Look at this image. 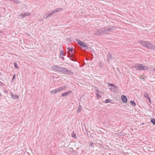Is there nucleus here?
<instances>
[{
  "label": "nucleus",
  "instance_id": "41",
  "mask_svg": "<svg viewBox=\"0 0 155 155\" xmlns=\"http://www.w3.org/2000/svg\"><path fill=\"white\" fill-rule=\"evenodd\" d=\"M72 54H71V57H72Z\"/></svg>",
  "mask_w": 155,
  "mask_h": 155
},
{
  "label": "nucleus",
  "instance_id": "3",
  "mask_svg": "<svg viewBox=\"0 0 155 155\" xmlns=\"http://www.w3.org/2000/svg\"><path fill=\"white\" fill-rule=\"evenodd\" d=\"M113 30L112 28H103L100 29V31L101 32L102 34H108L111 32Z\"/></svg>",
  "mask_w": 155,
  "mask_h": 155
},
{
  "label": "nucleus",
  "instance_id": "8",
  "mask_svg": "<svg viewBox=\"0 0 155 155\" xmlns=\"http://www.w3.org/2000/svg\"><path fill=\"white\" fill-rule=\"evenodd\" d=\"M11 95L12 98L13 99H18L19 97L17 95H14L12 93H11Z\"/></svg>",
  "mask_w": 155,
  "mask_h": 155
},
{
  "label": "nucleus",
  "instance_id": "7",
  "mask_svg": "<svg viewBox=\"0 0 155 155\" xmlns=\"http://www.w3.org/2000/svg\"><path fill=\"white\" fill-rule=\"evenodd\" d=\"M121 99L124 103H126L127 101V98L124 95H123L121 96Z\"/></svg>",
  "mask_w": 155,
  "mask_h": 155
},
{
  "label": "nucleus",
  "instance_id": "40",
  "mask_svg": "<svg viewBox=\"0 0 155 155\" xmlns=\"http://www.w3.org/2000/svg\"><path fill=\"white\" fill-rule=\"evenodd\" d=\"M1 94L0 93V96H1Z\"/></svg>",
  "mask_w": 155,
  "mask_h": 155
},
{
  "label": "nucleus",
  "instance_id": "21",
  "mask_svg": "<svg viewBox=\"0 0 155 155\" xmlns=\"http://www.w3.org/2000/svg\"><path fill=\"white\" fill-rule=\"evenodd\" d=\"M50 92L52 94H56V91H55V89L51 91Z\"/></svg>",
  "mask_w": 155,
  "mask_h": 155
},
{
  "label": "nucleus",
  "instance_id": "39",
  "mask_svg": "<svg viewBox=\"0 0 155 155\" xmlns=\"http://www.w3.org/2000/svg\"><path fill=\"white\" fill-rule=\"evenodd\" d=\"M110 90H111V91H112V89L111 88H110Z\"/></svg>",
  "mask_w": 155,
  "mask_h": 155
},
{
  "label": "nucleus",
  "instance_id": "5",
  "mask_svg": "<svg viewBox=\"0 0 155 155\" xmlns=\"http://www.w3.org/2000/svg\"><path fill=\"white\" fill-rule=\"evenodd\" d=\"M63 74L72 75L73 74V72L71 70H68L66 68H64Z\"/></svg>",
  "mask_w": 155,
  "mask_h": 155
},
{
  "label": "nucleus",
  "instance_id": "25",
  "mask_svg": "<svg viewBox=\"0 0 155 155\" xmlns=\"http://www.w3.org/2000/svg\"><path fill=\"white\" fill-rule=\"evenodd\" d=\"M67 49L69 50V51H71V52H72L73 51V49H71L69 47H68L67 48Z\"/></svg>",
  "mask_w": 155,
  "mask_h": 155
},
{
  "label": "nucleus",
  "instance_id": "1",
  "mask_svg": "<svg viewBox=\"0 0 155 155\" xmlns=\"http://www.w3.org/2000/svg\"><path fill=\"white\" fill-rule=\"evenodd\" d=\"M139 43L143 46H145L150 49H155V45H152L148 41H140Z\"/></svg>",
  "mask_w": 155,
  "mask_h": 155
},
{
  "label": "nucleus",
  "instance_id": "17",
  "mask_svg": "<svg viewBox=\"0 0 155 155\" xmlns=\"http://www.w3.org/2000/svg\"><path fill=\"white\" fill-rule=\"evenodd\" d=\"M71 136L72 137L74 138H77V137L76 136L74 132H73L71 134Z\"/></svg>",
  "mask_w": 155,
  "mask_h": 155
},
{
  "label": "nucleus",
  "instance_id": "38",
  "mask_svg": "<svg viewBox=\"0 0 155 155\" xmlns=\"http://www.w3.org/2000/svg\"><path fill=\"white\" fill-rule=\"evenodd\" d=\"M99 65H101V63H100Z\"/></svg>",
  "mask_w": 155,
  "mask_h": 155
},
{
  "label": "nucleus",
  "instance_id": "18",
  "mask_svg": "<svg viewBox=\"0 0 155 155\" xmlns=\"http://www.w3.org/2000/svg\"><path fill=\"white\" fill-rule=\"evenodd\" d=\"M81 107L80 105H79V107L77 109V112L78 113H79L80 112V111H81Z\"/></svg>",
  "mask_w": 155,
  "mask_h": 155
},
{
  "label": "nucleus",
  "instance_id": "29",
  "mask_svg": "<svg viewBox=\"0 0 155 155\" xmlns=\"http://www.w3.org/2000/svg\"><path fill=\"white\" fill-rule=\"evenodd\" d=\"M108 85L109 86H114L113 84H111V83L108 84Z\"/></svg>",
  "mask_w": 155,
  "mask_h": 155
},
{
  "label": "nucleus",
  "instance_id": "36",
  "mask_svg": "<svg viewBox=\"0 0 155 155\" xmlns=\"http://www.w3.org/2000/svg\"><path fill=\"white\" fill-rule=\"evenodd\" d=\"M153 70L155 72V68L153 69Z\"/></svg>",
  "mask_w": 155,
  "mask_h": 155
},
{
  "label": "nucleus",
  "instance_id": "16",
  "mask_svg": "<svg viewBox=\"0 0 155 155\" xmlns=\"http://www.w3.org/2000/svg\"><path fill=\"white\" fill-rule=\"evenodd\" d=\"M63 51H61L60 54V57L61 58H62L63 59H64V58L63 57Z\"/></svg>",
  "mask_w": 155,
  "mask_h": 155
},
{
  "label": "nucleus",
  "instance_id": "10",
  "mask_svg": "<svg viewBox=\"0 0 155 155\" xmlns=\"http://www.w3.org/2000/svg\"><path fill=\"white\" fill-rule=\"evenodd\" d=\"M62 8H58L56 9L55 10L51 12L53 14H54L55 13L59 12L60 10H62Z\"/></svg>",
  "mask_w": 155,
  "mask_h": 155
},
{
  "label": "nucleus",
  "instance_id": "9",
  "mask_svg": "<svg viewBox=\"0 0 155 155\" xmlns=\"http://www.w3.org/2000/svg\"><path fill=\"white\" fill-rule=\"evenodd\" d=\"M72 92L71 91H68L65 92L63 93L62 94V96L63 97L66 96H67L69 93H71Z\"/></svg>",
  "mask_w": 155,
  "mask_h": 155
},
{
  "label": "nucleus",
  "instance_id": "35",
  "mask_svg": "<svg viewBox=\"0 0 155 155\" xmlns=\"http://www.w3.org/2000/svg\"><path fill=\"white\" fill-rule=\"evenodd\" d=\"M47 15V16L45 18H47L48 17H49V16L48 15Z\"/></svg>",
  "mask_w": 155,
  "mask_h": 155
},
{
  "label": "nucleus",
  "instance_id": "15",
  "mask_svg": "<svg viewBox=\"0 0 155 155\" xmlns=\"http://www.w3.org/2000/svg\"><path fill=\"white\" fill-rule=\"evenodd\" d=\"M76 41L77 42V43L80 46H81V45H82V44L83 43V42L81 41H80L79 40H76Z\"/></svg>",
  "mask_w": 155,
  "mask_h": 155
},
{
  "label": "nucleus",
  "instance_id": "2",
  "mask_svg": "<svg viewBox=\"0 0 155 155\" xmlns=\"http://www.w3.org/2000/svg\"><path fill=\"white\" fill-rule=\"evenodd\" d=\"M134 67L136 70H147L148 69V67L139 64L135 65Z\"/></svg>",
  "mask_w": 155,
  "mask_h": 155
},
{
  "label": "nucleus",
  "instance_id": "11",
  "mask_svg": "<svg viewBox=\"0 0 155 155\" xmlns=\"http://www.w3.org/2000/svg\"><path fill=\"white\" fill-rule=\"evenodd\" d=\"M94 34L96 35H99L101 34L102 33H101V31H100L99 29L95 31L94 33Z\"/></svg>",
  "mask_w": 155,
  "mask_h": 155
},
{
  "label": "nucleus",
  "instance_id": "24",
  "mask_svg": "<svg viewBox=\"0 0 155 155\" xmlns=\"http://www.w3.org/2000/svg\"><path fill=\"white\" fill-rule=\"evenodd\" d=\"M14 64L15 67L16 68H18V66L17 63L14 62Z\"/></svg>",
  "mask_w": 155,
  "mask_h": 155
},
{
  "label": "nucleus",
  "instance_id": "23",
  "mask_svg": "<svg viewBox=\"0 0 155 155\" xmlns=\"http://www.w3.org/2000/svg\"><path fill=\"white\" fill-rule=\"evenodd\" d=\"M151 121L153 124H155V119H152L151 120Z\"/></svg>",
  "mask_w": 155,
  "mask_h": 155
},
{
  "label": "nucleus",
  "instance_id": "26",
  "mask_svg": "<svg viewBox=\"0 0 155 155\" xmlns=\"http://www.w3.org/2000/svg\"><path fill=\"white\" fill-rule=\"evenodd\" d=\"M110 102V100L109 99H106L105 101V103H109Z\"/></svg>",
  "mask_w": 155,
  "mask_h": 155
},
{
  "label": "nucleus",
  "instance_id": "19",
  "mask_svg": "<svg viewBox=\"0 0 155 155\" xmlns=\"http://www.w3.org/2000/svg\"><path fill=\"white\" fill-rule=\"evenodd\" d=\"M130 103L132 105H133L134 106H135L136 105V103L133 101H131Z\"/></svg>",
  "mask_w": 155,
  "mask_h": 155
},
{
  "label": "nucleus",
  "instance_id": "22",
  "mask_svg": "<svg viewBox=\"0 0 155 155\" xmlns=\"http://www.w3.org/2000/svg\"><path fill=\"white\" fill-rule=\"evenodd\" d=\"M112 55L111 54H110L109 55V60H111L112 59Z\"/></svg>",
  "mask_w": 155,
  "mask_h": 155
},
{
  "label": "nucleus",
  "instance_id": "20",
  "mask_svg": "<svg viewBox=\"0 0 155 155\" xmlns=\"http://www.w3.org/2000/svg\"><path fill=\"white\" fill-rule=\"evenodd\" d=\"M144 96L146 98H149V97H150L148 95V94H144Z\"/></svg>",
  "mask_w": 155,
  "mask_h": 155
},
{
  "label": "nucleus",
  "instance_id": "30",
  "mask_svg": "<svg viewBox=\"0 0 155 155\" xmlns=\"http://www.w3.org/2000/svg\"><path fill=\"white\" fill-rule=\"evenodd\" d=\"M94 143H92V142H91L90 143V145L91 146H92L93 145Z\"/></svg>",
  "mask_w": 155,
  "mask_h": 155
},
{
  "label": "nucleus",
  "instance_id": "6",
  "mask_svg": "<svg viewBox=\"0 0 155 155\" xmlns=\"http://www.w3.org/2000/svg\"><path fill=\"white\" fill-rule=\"evenodd\" d=\"M31 13L30 12H25L21 14L20 15H18V17L21 18H24L25 17L27 16H29L31 15Z\"/></svg>",
  "mask_w": 155,
  "mask_h": 155
},
{
  "label": "nucleus",
  "instance_id": "31",
  "mask_svg": "<svg viewBox=\"0 0 155 155\" xmlns=\"http://www.w3.org/2000/svg\"><path fill=\"white\" fill-rule=\"evenodd\" d=\"M148 99H149V102H150V103H151V100H150V97H149V98H148Z\"/></svg>",
  "mask_w": 155,
  "mask_h": 155
},
{
  "label": "nucleus",
  "instance_id": "12",
  "mask_svg": "<svg viewBox=\"0 0 155 155\" xmlns=\"http://www.w3.org/2000/svg\"><path fill=\"white\" fill-rule=\"evenodd\" d=\"M67 87V86H64L61 87H59V88H58V90L59 91V92H60L62 90L65 89Z\"/></svg>",
  "mask_w": 155,
  "mask_h": 155
},
{
  "label": "nucleus",
  "instance_id": "27",
  "mask_svg": "<svg viewBox=\"0 0 155 155\" xmlns=\"http://www.w3.org/2000/svg\"><path fill=\"white\" fill-rule=\"evenodd\" d=\"M46 15H48L49 17L51 15H53V14L51 12L50 13H48Z\"/></svg>",
  "mask_w": 155,
  "mask_h": 155
},
{
  "label": "nucleus",
  "instance_id": "28",
  "mask_svg": "<svg viewBox=\"0 0 155 155\" xmlns=\"http://www.w3.org/2000/svg\"><path fill=\"white\" fill-rule=\"evenodd\" d=\"M55 90V91H56V93L59 92L58 88H57V89H56Z\"/></svg>",
  "mask_w": 155,
  "mask_h": 155
},
{
  "label": "nucleus",
  "instance_id": "4",
  "mask_svg": "<svg viewBox=\"0 0 155 155\" xmlns=\"http://www.w3.org/2000/svg\"><path fill=\"white\" fill-rule=\"evenodd\" d=\"M51 68L54 70L61 72L63 73L64 68L61 67L59 66L54 65L52 66Z\"/></svg>",
  "mask_w": 155,
  "mask_h": 155
},
{
  "label": "nucleus",
  "instance_id": "34",
  "mask_svg": "<svg viewBox=\"0 0 155 155\" xmlns=\"http://www.w3.org/2000/svg\"><path fill=\"white\" fill-rule=\"evenodd\" d=\"M113 87H115L116 88H117V86H114V85Z\"/></svg>",
  "mask_w": 155,
  "mask_h": 155
},
{
  "label": "nucleus",
  "instance_id": "32",
  "mask_svg": "<svg viewBox=\"0 0 155 155\" xmlns=\"http://www.w3.org/2000/svg\"><path fill=\"white\" fill-rule=\"evenodd\" d=\"M96 95L97 96V97H98L99 96V97H101L100 96H99L98 95V94L97 93H96Z\"/></svg>",
  "mask_w": 155,
  "mask_h": 155
},
{
  "label": "nucleus",
  "instance_id": "13",
  "mask_svg": "<svg viewBox=\"0 0 155 155\" xmlns=\"http://www.w3.org/2000/svg\"><path fill=\"white\" fill-rule=\"evenodd\" d=\"M81 46L82 47H84L85 49H88V45L87 44L84 42H83L82 45H81Z\"/></svg>",
  "mask_w": 155,
  "mask_h": 155
},
{
  "label": "nucleus",
  "instance_id": "33",
  "mask_svg": "<svg viewBox=\"0 0 155 155\" xmlns=\"http://www.w3.org/2000/svg\"><path fill=\"white\" fill-rule=\"evenodd\" d=\"M15 78V75H14L13 77V79H14Z\"/></svg>",
  "mask_w": 155,
  "mask_h": 155
},
{
  "label": "nucleus",
  "instance_id": "37",
  "mask_svg": "<svg viewBox=\"0 0 155 155\" xmlns=\"http://www.w3.org/2000/svg\"><path fill=\"white\" fill-rule=\"evenodd\" d=\"M71 60L73 61H75L74 60H73V59H71Z\"/></svg>",
  "mask_w": 155,
  "mask_h": 155
},
{
  "label": "nucleus",
  "instance_id": "14",
  "mask_svg": "<svg viewBox=\"0 0 155 155\" xmlns=\"http://www.w3.org/2000/svg\"><path fill=\"white\" fill-rule=\"evenodd\" d=\"M10 1L16 4H19L20 2V1H18L17 0H10Z\"/></svg>",
  "mask_w": 155,
  "mask_h": 155
}]
</instances>
